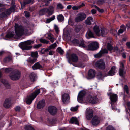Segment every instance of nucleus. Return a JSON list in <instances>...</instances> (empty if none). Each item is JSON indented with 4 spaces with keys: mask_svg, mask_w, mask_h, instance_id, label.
<instances>
[{
    "mask_svg": "<svg viewBox=\"0 0 130 130\" xmlns=\"http://www.w3.org/2000/svg\"><path fill=\"white\" fill-rule=\"evenodd\" d=\"M37 59L36 58L33 57H30L27 60L28 62L30 63L31 64H33L35 62L37 61Z\"/></svg>",
    "mask_w": 130,
    "mask_h": 130,
    "instance_id": "nucleus-28",
    "label": "nucleus"
},
{
    "mask_svg": "<svg viewBox=\"0 0 130 130\" xmlns=\"http://www.w3.org/2000/svg\"><path fill=\"white\" fill-rule=\"evenodd\" d=\"M20 107L19 106H17L16 107L15 109L16 111L19 112L20 111Z\"/></svg>",
    "mask_w": 130,
    "mask_h": 130,
    "instance_id": "nucleus-64",
    "label": "nucleus"
},
{
    "mask_svg": "<svg viewBox=\"0 0 130 130\" xmlns=\"http://www.w3.org/2000/svg\"><path fill=\"white\" fill-rule=\"evenodd\" d=\"M21 72L18 70H14L9 75L10 78L13 81L18 80L21 76Z\"/></svg>",
    "mask_w": 130,
    "mask_h": 130,
    "instance_id": "nucleus-9",
    "label": "nucleus"
},
{
    "mask_svg": "<svg viewBox=\"0 0 130 130\" xmlns=\"http://www.w3.org/2000/svg\"><path fill=\"white\" fill-rule=\"evenodd\" d=\"M95 65L96 67L101 70L104 69L105 67V62L102 59H100L98 61L96 62Z\"/></svg>",
    "mask_w": 130,
    "mask_h": 130,
    "instance_id": "nucleus-13",
    "label": "nucleus"
},
{
    "mask_svg": "<svg viewBox=\"0 0 130 130\" xmlns=\"http://www.w3.org/2000/svg\"><path fill=\"white\" fill-rule=\"evenodd\" d=\"M58 109L55 107L50 106L48 107V111L51 115L54 116L57 113Z\"/></svg>",
    "mask_w": 130,
    "mask_h": 130,
    "instance_id": "nucleus-15",
    "label": "nucleus"
},
{
    "mask_svg": "<svg viewBox=\"0 0 130 130\" xmlns=\"http://www.w3.org/2000/svg\"><path fill=\"white\" fill-rule=\"evenodd\" d=\"M88 36L90 38L94 37L93 33L91 31H89L88 32Z\"/></svg>",
    "mask_w": 130,
    "mask_h": 130,
    "instance_id": "nucleus-45",
    "label": "nucleus"
},
{
    "mask_svg": "<svg viewBox=\"0 0 130 130\" xmlns=\"http://www.w3.org/2000/svg\"><path fill=\"white\" fill-rule=\"evenodd\" d=\"M32 68L33 70L40 69L42 68V66L40 64L39 62L35 63L32 66Z\"/></svg>",
    "mask_w": 130,
    "mask_h": 130,
    "instance_id": "nucleus-24",
    "label": "nucleus"
},
{
    "mask_svg": "<svg viewBox=\"0 0 130 130\" xmlns=\"http://www.w3.org/2000/svg\"><path fill=\"white\" fill-rule=\"evenodd\" d=\"M57 19L59 22H62L64 20V17L62 14H60L57 17Z\"/></svg>",
    "mask_w": 130,
    "mask_h": 130,
    "instance_id": "nucleus-35",
    "label": "nucleus"
},
{
    "mask_svg": "<svg viewBox=\"0 0 130 130\" xmlns=\"http://www.w3.org/2000/svg\"><path fill=\"white\" fill-rule=\"evenodd\" d=\"M44 49V48H42L41 49V52L42 54H44L46 52H47L49 50L48 49L46 48L45 50H44L43 51V50Z\"/></svg>",
    "mask_w": 130,
    "mask_h": 130,
    "instance_id": "nucleus-56",
    "label": "nucleus"
},
{
    "mask_svg": "<svg viewBox=\"0 0 130 130\" xmlns=\"http://www.w3.org/2000/svg\"><path fill=\"white\" fill-rule=\"evenodd\" d=\"M93 116V114L92 112L89 110L87 111L86 114V117L88 120H90Z\"/></svg>",
    "mask_w": 130,
    "mask_h": 130,
    "instance_id": "nucleus-22",
    "label": "nucleus"
},
{
    "mask_svg": "<svg viewBox=\"0 0 130 130\" xmlns=\"http://www.w3.org/2000/svg\"><path fill=\"white\" fill-rule=\"evenodd\" d=\"M14 10V7H11L6 10L4 8H1L0 11L1 13H0V21L3 20L4 18L7 17Z\"/></svg>",
    "mask_w": 130,
    "mask_h": 130,
    "instance_id": "nucleus-4",
    "label": "nucleus"
},
{
    "mask_svg": "<svg viewBox=\"0 0 130 130\" xmlns=\"http://www.w3.org/2000/svg\"><path fill=\"white\" fill-rule=\"evenodd\" d=\"M117 94L111 93H110V98L111 101V102H116L117 100Z\"/></svg>",
    "mask_w": 130,
    "mask_h": 130,
    "instance_id": "nucleus-20",
    "label": "nucleus"
},
{
    "mask_svg": "<svg viewBox=\"0 0 130 130\" xmlns=\"http://www.w3.org/2000/svg\"><path fill=\"white\" fill-rule=\"evenodd\" d=\"M52 0H45L44 2L45 3V5H43V6H48L49 4L50 3V2Z\"/></svg>",
    "mask_w": 130,
    "mask_h": 130,
    "instance_id": "nucleus-49",
    "label": "nucleus"
},
{
    "mask_svg": "<svg viewBox=\"0 0 130 130\" xmlns=\"http://www.w3.org/2000/svg\"><path fill=\"white\" fill-rule=\"evenodd\" d=\"M12 7H14H14L15 6V3L14 1H13V0H12Z\"/></svg>",
    "mask_w": 130,
    "mask_h": 130,
    "instance_id": "nucleus-63",
    "label": "nucleus"
},
{
    "mask_svg": "<svg viewBox=\"0 0 130 130\" xmlns=\"http://www.w3.org/2000/svg\"><path fill=\"white\" fill-rule=\"evenodd\" d=\"M88 49L91 50H96L99 48L98 44L97 42H92L89 44L88 46Z\"/></svg>",
    "mask_w": 130,
    "mask_h": 130,
    "instance_id": "nucleus-12",
    "label": "nucleus"
},
{
    "mask_svg": "<svg viewBox=\"0 0 130 130\" xmlns=\"http://www.w3.org/2000/svg\"><path fill=\"white\" fill-rule=\"evenodd\" d=\"M86 100L92 104H95L97 103L98 100L96 96H92L89 95L86 99Z\"/></svg>",
    "mask_w": 130,
    "mask_h": 130,
    "instance_id": "nucleus-11",
    "label": "nucleus"
},
{
    "mask_svg": "<svg viewBox=\"0 0 130 130\" xmlns=\"http://www.w3.org/2000/svg\"><path fill=\"white\" fill-rule=\"evenodd\" d=\"M25 15L26 18H29L30 16V13L29 12L25 11H24Z\"/></svg>",
    "mask_w": 130,
    "mask_h": 130,
    "instance_id": "nucleus-50",
    "label": "nucleus"
},
{
    "mask_svg": "<svg viewBox=\"0 0 130 130\" xmlns=\"http://www.w3.org/2000/svg\"><path fill=\"white\" fill-rule=\"evenodd\" d=\"M36 74L33 72L31 73L29 76L30 80L32 82L34 81L36 78Z\"/></svg>",
    "mask_w": 130,
    "mask_h": 130,
    "instance_id": "nucleus-32",
    "label": "nucleus"
},
{
    "mask_svg": "<svg viewBox=\"0 0 130 130\" xmlns=\"http://www.w3.org/2000/svg\"><path fill=\"white\" fill-rule=\"evenodd\" d=\"M95 74V71L91 69L89 70L88 73V78L91 79L94 77Z\"/></svg>",
    "mask_w": 130,
    "mask_h": 130,
    "instance_id": "nucleus-19",
    "label": "nucleus"
},
{
    "mask_svg": "<svg viewBox=\"0 0 130 130\" xmlns=\"http://www.w3.org/2000/svg\"><path fill=\"white\" fill-rule=\"evenodd\" d=\"M72 42L73 43L77 44H79V41L78 40L76 39H74L72 41Z\"/></svg>",
    "mask_w": 130,
    "mask_h": 130,
    "instance_id": "nucleus-52",
    "label": "nucleus"
},
{
    "mask_svg": "<svg viewBox=\"0 0 130 130\" xmlns=\"http://www.w3.org/2000/svg\"><path fill=\"white\" fill-rule=\"evenodd\" d=\"M34 2V0H24L22 3L21 2H20V3L21 4V7L22 9V7H24L26 4L31 3V4H32Z\"/></svg>",
    "mask_w": 130,
    "mask_h": 130,
    "instance_id": "nucleus-18",
    "label": "nucleus"
},
{
    "mask_svg": "<svg viewBox=\"0 0 130 130\" xmlns=\"http://www.w3.org/2000/svg\"><path fill=\"white\" fill-rule=\"evenodd\" d=\"M101 119L96 115L94 116L93 117L91 120L92 124L95 126L97 125L100 123Z\"/></svg>",
    "mask_w": 130,
    "mask_h": 130,
    "instance_id": "nucleus-14",
    "label": "nucleus"
},
{
    "mask_svg": "<svg viewBox=\"0 0 130 130\" xmlns=\"http://www.w3.org/2000/svg\"><path fill=\"white\" fill-rule=\"evenodd\" d=\"M38 54L37 51L31 52V54L32 57H31L36 58L37 57Z\"/></svg>",
    "mask_w": 130,
    "mask_h": 130,
    "instance_id": "nucleus-41",
    "label": "nucleus"
},
{
    "mask_svg": "<svg viewBox=\"0 0 130 130\" xmlns=\"http://www.w3.org/2000/svg\"><path fill=\"white\" fill-rule=\"evenodd\" d=\"M120 27V29L123 30L124 31H125L126 30V28L124 25H121Z\"/></svg>",
    "mask_w": 130,
    "mask_h": 130,
    "instance_id": "nucleus-57",
    "label": "nucleus"
},
{
    "mask_svg": "<svg viewBox=\"0 0 130 130\" xmlns=\"http://www.w3.org/2000/svg\"><path fill=\"white\" fill-rule=\"evenodd\" d=\"M111 104L112 109L113 110H116L115 106L114 103L111 102Z\"/></svg>",
    "mask_w": 130,
    "mask_h": 130,
    "instance_id": "nucleus-62",
    "label": "nucleus"
},
{
    "mask_svg": "<svg viewBox=\"0 0 130 130\" xmlns=\"http://www.w3.org/2000/svg\"><path fill=\"white\" fill-rule=\"evenodd\" d=\"M39 41L41 42L44 44H48L49 42L48 41H47L45 39L42 38L40 39H39Z\"/></svg>",
    "mask_w": 130,
    "mask_h": 130,
    "instance_id": "nucleus-42",
    "label": "nucleus"
},
{
    "mask_svg": "<svg viewBox=\"0 0 130 130\" xmlns=\"http://www.w3.org/2000/svg\"><path fill=\"white\" fill-rule=\"evenodd\" d=\"M69 123L71 124H75L79 125V122L76 117H72L69 121Z\"/></svg>",
    "mask_w": 130,
    "mask_h": 130,
    "instance_id": "nucleus-25",
    "label": "nucleus"
},
{
    "mask_svg": "<svg viewBox=\"0 0 130 130\" xmlns=\"http://www.w3.org/2000/svg\"><path fill=\"white\" fill-rule=\"evenodd\" d=\"M15 30L16 36L18 37H20L23 34H27L28 32V30L21 25L15 24Z\"/></svg>",
    "mask_w": 130,
    "mask_h": 130,
    "instance_id": "nucleus-1",
    "label": "nucleus"
},
{
    "mask_svg": "<svg viewBox=\"0 0 130 130\" xmlns=\"http://www.w3.org/2000/svg\"><path fill=\"white\" fill-rule=\"evenodd\" d=\"M62 102L64 104H67L69 102L70 97L69 94L67 93H64L61 96Z\"/></svg>",
    "mask_w": 130,
    "mask_h": 130,
    "instance_id": "nucleus-16",
    "label": "nucleus"
},
{
    "mask_svg": "<svg viewBox=\"0 0 130 130\" xmlns=\"http://www.w3.org/2000/svg\"><path fill=\"white\" fill-rule=\"evenodd\" d=\"M80 46L83 47H86V46L84 44V42L83 40L81 41L80 43L79 44Z\"/></svg>",
    "mask_w": 130,
    "mask_h": 130,
    "instance_id": "nucleus-53",
    "label": "nucleus"
},
{
    "mask_svg": "<svg viewBox=\"0 0 130 130\" xmlns=\"http://www.w3.org/2000/svg\"><path fill=\"white\" fill-rule=\"evenodd\" d=\"M57 8L60 9H62L63 8V7L61 3H59L57 5Z\"/></svg>",
    "mask_w": 130,
    "mask_h": 130,
    "instance_id": "nucleus-59",
    "label": "nucleus"
},
{
    "mask_svg": "<svg viewBox=\"0 0 130 130\" xmlns=\"http://www.w3.org/2000/svg\"><path fill=\"white\" fill-rule=\"evenodd\" d=\"M42 45L41 44H38L34 46V48H37L41 46Z\"/></svg>",
    "mask_w": 130,
    "mask_h": 130,
    "instance_id": "nucleus-61",
    "label": "nucleus"
},
{
    "mask_svg": "<svg viewBox=\"0 0 130 130\" xmlns=\"http://www.w3.org/2000/svg\"><path fill=\"white\" fill-rule=\"evenodd\" d=\"M66 57L68 59V62L71 64H73L71 60L73 62L76 63L78 60V57L76 54L74 53L71 54L67 52L66 55Z\"/></svg>",
    "mask_w": 130,
    "mask_h": 130,
    "instance_id": "nucleus-7",
    "label": "nucleus"
},
{
    "mask_svg": "<svg viewBox=\"0 0 130 130\" xmlns=\"http://www.w3.org/2000/svg\"><path fill=\"white\" fill-rule=\"evenodd\" d=\"M57 46V44L56 43H54L53 44L50 45L48 48L49 50L51 49H54Z\"/></svg>",
    "mask_w": 130,
    "mask_h": 130,
    "instance_id": "nucleus-39",
    "label": "nucleus"
},
{
    "mask_svg": "<svg viewBox=\"0 0 130 130\" xmlns=\"http://www.w3.org/2000/svg\"><path fill=\"white\" fill-rule=\"evenodd\" d=\"M54 11V8L53 6H50L49 8H44L41 9L39 12V15H42L47 13L49 15H51L53 13Z\"/></svg>",
    "mask_w": 130,
    "mask_h": 130,
    "instance_id": "nucleus-6",
    "label": "nucleus"
},
{
    "mask_svg": "<svg viewBox=\"0 0 130 130\" xmlns=\"http://www.w3.org/2000/svg\"><path fill=\"white\" fill-rule=\"evenodd\" d=\"M57 51L61 54H63L64 53V51L61 47L58 48L56 50Z\"/></svg>",
    "mask_w": 130,
    "mask_h": 130,
    "instance_id": "nucleus-43",
    "label": "nucleus"
},
{
    "mask_svg": "<svg viewBox=\"0 0 130 130\" xmlns=\"http://www.w3.org/2000/svg\"><path fill=\"white\" fill-rule=\"evenodd\" d=\"M10 100L8 98H6L4 103L3 106L5 108H8L10 106Z\"/></svg>",
    "mask_w": 130,
    "mask_h": 130,
    "instance_id": "nucleus-26",
    "label": "nucleus"
},
{
    "mask_svg": "<svg viewBox=\"0 0 130 130\" xmlns=\"http://www.w3.org/2000/svg\"><path fill=\"white\" fill-rule=\"evenodd\" d=\"M10 58V57H7L4 59V62H6L8 61Z\"/></svg>",
    "mask_w": 130,
    "mask_h": 130,
    "instance_id": "nucleus-60",
    "label": "nucleus"
},
{
    "mask_svg": "<svg viewBox=\"0 0 130 130\" xmlns=\"http://www.w3.org/2000/svg\"><path fill=\"white\" fill-rule=\"evenodd\" d=\"M124 91H125L127 94H128V86L127 85H125L124 88Z\"/></svg>",
    "mask_w": 130,
    "mask_h": 130,
    "instance_id": "nucleus-55",
    "label": "nucleus"
},
{
    "mask_svg": "<svg viewBox=\"0 0 130 130\" xmlns=\"http://www.w3.org/2000/svg\"><path fill=\"white\" fill-rule=\"evenodd\" d=\"M14 35L13 31H9L6 35L5 38H11L13 37Z\"/></svg>",
    "mask_w": 130,
    "mask_h": 130,
    "instance_id": "nucleus-29",
    "label": "nucleus"
},
{
    "mask_svg": "<svg viewBox=\"0 0 130 130\" xmlns=\"http://www.w3.org/2000/svg\"><path fill=\"white\" fill-rule=\"evenodd\" d=\"M86 17V14L83 12H81L77 14L74 19L76 22H80L84 20Z\"/></svg>",
    "mask_w": 130,
    "mask_h": 130,
    "instance_id": "nucleus-10",
    "label": "nucleus"
},
{
    "mask_svg": "<svg viewBox=\"0 0 130 130\" xmlns=\"http://www.w3.org/2000/svg\"><path fill=\"white\" fill-rule=\"evenodd\" d=\"M106 130H115V129L113 126L109 125L107 127Z\"/></svg>",
    "mask_w": 130,
    "mask_h": 130,
    "instance_id": "nucleus-51",
    "label": "nucleus"
},
{
    "mask_svg": "<svg viewBox=\"0 0 130 130\" xmlns=\"http://www.w3.org/2000/svg\"><path fill=\"white\" fill-rule=\"evenodd\" d=\"M93 29L94 32L96 35L99 36L100 34V32L99 27L97 25L95 26L94 27Z\"/></svg>",
    "mask_w": 130,
    "mask_h": 130,
    "instance_id": "nucleus-30",
    "label": "nucleus"
},
{
    "mask_svg": "<svg viewBox=\"0 0 130 130\" xmlns=\"http://www.w3.org/2000/svg\"><path fill=\"white\" fill-rule=\"evenodd\" d=\"M40 92V89L35 90L30 95L27 97L26 100V103L28 104H31L32 101Z\"/></svg>",
    "mask_w": 130,
    "mask_h": 130,
    "instance_id": "nucleus-8",
    "label": "nucleus"
},
{
    "mask_svg": "<svg viewBox=\"0 0 130 130\" xmlns=\"http://www.w3.org/2000/svg\"><path fill=\"white\" fill-rule=\"evenodd\" d=\"M97 78L99 79H102L103 76L102 73L101 72H99L98 73L97 76Z\"/></svg>",
    "mask_w": 130,
    "mask_h": 130,
    "instance_id": "nucleus-44",
    "label": "nucleus"
},
{
    "mask_svg": "<svg viewBox=\"0 0 130 130\" xmlns=\"http://www.w3.org/2000/svg\"><path fill=\"white\" fill-rule=\"evenodd\" d=\"M55 18V16L54 15L52 16L51 17L46 19V22L47 23H49L51 21L54 20Z\"/></svg>",
    "mask_w": 130,
    "mask_h": 130,
    "instance_id": "nucleus-38",
    "label": "nucleus"
},
{
    "mask_svg": "<svg viewBox=\"0 0 130 130\" xmlns=\"http://www.w3.org/2000/svg\"><path fill=\"white\" fill-rule=\"evenodd\" d=\"M93 22V19L92 17H89L85 21V23L87 25H90L91 24V22Z\"/></svg>",
    "mask_w": 130,
    "mask_h": 130,
    "instance_id": "nucleus-27",
    "label": "nucleus"
},
{
    "mask_svg": "<svg viewBox=\"0 0 130 130\" xmlns=\"http://www.w3.org/2000/svg\"><path fill=\"white\" fill-rule=\"evenodd\" d=\"M113 50L114 52L116 53H119L120 52V51L119 50L117 47H115L113 48Z\"/></svg>",
    "mask_w": 130,
    "mask_h": 130,
    "instance_id": "nucleus-58",
    "label": "nucleus"
},
{
    "mask_svg": "<svg viewBox=\"0 0 130 130\" xmlns=\"http://www.w3.org/2000/svg\"><path fill=\"white\" fill-rule=\"evenodd\" d=\"M12 69L11 68H7L5 69V72L6 73H8L9 72L12 71Z\"/></svg>",
    "mask_w": 130,
    "mask_h": 130,
    "instance_id": "nucleus-54",
    "label": "nucleus"
},
{
    "mask_svg": "<svg viewBox=\"0 0 130 130\" xmlns=\"http://www.w3.org/2000/svg\"><path fill=\"white\" fill-rule=\"evenodd\" d=\"M82 27V26L81 25H76L75 26V30L77 32H78L80 30Z\"/></svg>",
    "mask_w": 130,
    "mask_h": 130,
    "instance_id": "nucleus-33",
    "label": "nucleus"
},
{
    "mask_svg": "<svg viewBox=\"0 0 130 130\" xmlns=\"http://www.w3.org/2000/svg\"><path fill=\"white\" fill-rule=\"evenodd\" d=\"M14 10V7H11L6 10L4 8H1L0 11L1 13H0V21L3 20L4 18L7 17Z\"/></svg>",
    "mask_w": 130,
    "mask_h": 130,
    "instance_id": "nucleus-2",
    "label": "nucleus"
},
{
    "mask_svg": "<svg viewBox=\"0 0 130 130\" xmlns=\"http://www.w3.org/2000/svg\"><path fill=\"white\" fill-rule=\"evenodd\" d=\"M115 67H113L111 68V70L108 72V74L109 75L113 76L114 75L115 73Z\"/></svg>",
    "mask_w": 130,
    "mask_h": 130,
    "instance_id": "nucleus-34",
    "label": "nucleus"
},
{
    "mask_svg": "<svg viewBox=\"0 0 130 130\" xmlns=\"http://www.w3.org/2000/svg\"><path fill=\"white\" fill-rule=\"evenodd\" d=\"M1 82L4 84L6 88H10V85L9 83H8L7 81H6L5 80L3 79H1Z\"/></svg>",
    "mask_w": 130,
    "mask_h": 130,
    "instance_id": "nucleus-31",
    "label": "nucleus"
},
{
    "mask_svg": "<svg viewBox=\"0 0 130 130\" xmlns=\"http://www.w3.org/2000/svg\"><path fill=\"white\" fill-rule=\"evenodd\" d=\"M108 53L107 50L106 49H102L99 53L94 55V57L96 58H100L102 56V54L105 53Z\"/></svg>",
    "mask_w": 130,
    "mask_h": 130,
    "instance_id": "nucleus-17",
    "label": "nucleus"
},
{
    "mask_svg": "<svg viewBox=\"0 0 130 130\" xmlns=\"http://www.w3.org/2000/svg\"><path fill=\"white\" fill-rule=\"evenodd\" d=\"M25 130H35L31 126L27 125L25 126Z\"/></svg>",
    "mask_w": 130,
    "mask_h": 130,
    "instance_id": "nucleus-40",
    "label": "nucleus"
},
{
    "mask_svg": "<svg viewBox=\"0 0 130 130\" xmlns=\"http://www.w3.org/2000/svg\"><path fill=\"white\" fill-rule=\"evenodd\" d=\"M107 48L109 51H111L113 49V47L110 43H108L107 45Z\"/></svg>",
    "mask_w": 130,
    "mask_h": 130,
    "instance_id": "nucleus-47",
    "label": "nucleus"
},
{
    "mask_svg": "<svg viewBox=\"0 0 130 130\" xmlns=\"http://www.w3.org/2000/svg\"><path fill=\"white\" fill-rule=\"evenodd\" d=\"M85 92L84 91H81L79 93L78 96L77 100L79 102H81L83 100V98L85 96Z\"/></svg>",
    "mask_w": 130,
    "mask_h": 130,
    "instance_id": "nucleus-21",
    "label": "nucleus"
},
{
    "mask_svg": "<svg viewBox=\"0 0 130 130\" xmlns=\"http://www.w3.org/2000/svg\"><path fill=\"white\" fill-rule=\"evenodd\" d=\"M14 10V7H11L6 10L4 8H1L0 11L1 13H0V21L3 20L4 18L7 17Z\"/></svg>",
    "mask_w": 130,
    "mask_h": 130,
    "instance_id": "nucleus-3",
    "label": "nucleus"
},
{
    "mask_svg": "<svg viewBox=\"0 0 130 130\" xmlns=\"http://www.w3.org/2000/svg\"><path fill=\"white\" fill-rule=\"evenodd\" d=\"M54 29L57 34L59 33V28L58 26L56 24L54 25Z\"/></svg>",
    "mask_w": 130,
    "mask_h": 130,
    "instance_id": "nucleus-46",
    "label": "nucleus"
},
{
    "mask_svg": "<svg viewBox=\"0 0 130 130\" xmlns=\"http://www.w3.org/2000/svg\"><path fill=\"white\" fill-rule=\"evenodd\" d=\"M34 43V41L33 40H28L20 43L19 44V46L22 50H30L32 47L29 45L33 44Z\"/></svg>",
    "mask_w": 130,
    "mask_h": 130,
    "instance_id": "nucleus-5",
    "label": "nucleus"
},
{
    "mask_svg": "<svg viewBox=\"0 0 130 130\" xmlns=\"http://www.w3.org/2000/svg\"><path fill=\"white\" fill-rule=\"evenodd\" d=\"M79 106L77 105L75 107H72L71 108V110L73 111H75L78 109Z\"/></svg>",
    "mask_w": 130,
    "mask_h": 130,
    "instance_id": "nucleus-48",
    "label": "nucleus"
},
{
    "mask_svg": "<svg viewBox=\"0 0 130 130\" xmlns=\"http://www.w3.org/2000/svg\"><path fill=\"white\" fill-rule=\"evenodd\" d=\"M45 105V101L44 100L39 101L38 103L37 107L38 109H40L43 108Z\"/></svg>",
    "mask_w": 130,
    "mask_h": 130,
    "instance_id": "nucleus-23",
    "label": "nucleus"
},
{
    "mask_svg": "<svg viewBox=\"0 0 130 130\" xmlns=\"http://www.w3.org/2000/svg\"><path fill=\"white\" fill-rule=\"evenodd\" d=\"M101 31L102 36H104L107 33V30L105 28H101Z\"/></svg>",
    "mask_w": 130,
    "mask_h": 130,
    "instance_id": "nucleus-37",
    "label": "nucleus"
},
{
    "mask_svg": "<svg viewBox=\"0 0 130 130\" xmlns=\"http://www.w3.org/2000/svg\"><path fill=\"white\" fill-rule=\"evenodd\" d=\"M124 69L123 68H120L119 70V75L122 77H123L125 72L124 71Z\"/></svg>",
    "mask_w": 130,
    "mask_h": 130,
    "instance_id": "nucleus-36",
    "label": "nucleus"
}]
</instances>
